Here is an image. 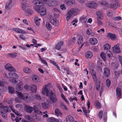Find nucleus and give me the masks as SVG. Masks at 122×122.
<instances>
[{
  "label": "nucleus",
  "mask_w": 122,
  "mask_h": 122,
  "mask_svg": "<svg viewBox=\"0 0 122 122\" xmlns=\"http://www.w3.org/2000/svg\"><path fill=\"white\" fill-rule=\"evenodd\" d=\"M80 11V10L76 8H73L70 10L66 15V21H68L71 17L77 15Z\"/></svg>",
  "instance_id": "obj_1"
},
{
  "label": "nucleus",
  "mask_w": 122,
  "mask_h": 122,
  "mask_svg": "<svg viewBox=\"0 0 122 122\" xmlns=\"http://www.w3.org/2000/svg\"><path fill=\"white\" fill-rule=\"evenodd\" d=\"M44 6H34L33 8L41 16H43L46 15L47 14L46 8Z\"/></svg>",
  "instance_id": "obj_2"
},
{
  "label": "nucleus",
  "mask_w": 122,
  "mask_h": 122,
  "mask_svg": "<svg viewBox=\"0 0 122 122\" xmlns=\"http://www.w3.org/2000/svg\"><path fill=\"white\" fill-rule=\"evenodd\" d=\"M90 72L94 81L95 83L97 90L98 91H99L100 88L101 83L100 80L99 78H97L96 73L94 71H92Z\"/></svg>",
  "instance_id": "obj_3"
},
{
  "label": "nucleus",
  "mask_w": 122,
  "mask_h": 122,
  "mask_svg": "<svg viewBox=\"0 0 122 122\" xmlns=\"http://www.w3.org/2000/svg\"><path fill=\"white\" fill-rule=\"evenodd\" d=\"M10 107H9L7 106H3L2 104L0 103V108H1V111L7 112H10L11 109L17 115L19 116H21V114L19 113L18 111H16L15 109H13V107L12 106H10Z\"/></svg>",
  "instance_id": "obj_4"
},
{
  "label": "nucleus",
  "mask_w": 122,
  "mask_h": 122,
  "mask_svg": "<svg viewBox=\"0 0 122 122\" xmlns=\"http://www.w3.org/2000/svg\"><path fill=\"white\" fill-rule=\"evenodd\" d=\"M9 77L8 78L9 79L10 81L14 84H17V81L16 80L18 77V76L15 72H10L8 74Z\"/></svg>",
  "instance_id": "obj_5"
},
{
  "label": "nucleus",
  "mask_w": 122,
  "mask_h": 122,
  "mask_svg": "<svg viewBox=\"0 0 122 122\" xmlns=\"http://www.w3.org/2000/svg\"><path fill=\"white\" fill-rule=\"evenodd\" d=\"M48 96L49 98L46 100L47 102L49 104L56 103L57 101V99L55 94L53 92H51Z\"/></svg>",
  "instance_id": "obj_6"
},
{
  "label": "nucleus",
  "mask_w": 122,
  "mask_h": 122,
  "mask_svg": "<svg viewBox=\"0 0 122 122\" xmlns=\"http://www.w3.org/2000/svg\"><path fill=\"white\" fill-rule=\"evenodd\" d=\"M50 85V84H49L43 86L41 91V93L42 95H46V96L48 97L51 94V93L52 92L51 91H49L48 89L49 86Z\"/></svg>",
  "instance_id": "obj_7"
},
{
  "label": "nucleus",
  "mask_w": 122,
  "mask_h": 122,
  "mask_svg": "<svg viewBox=\"0 0 122 122\" xmlns=\"http://www.w3.org/2000/svg\"><path fill=\"white\" fill-rule=\"evenodd\" d=\"M16 92L17 96L22 99L26 100L28 98L29 94L28 93H25L23 95L21 92L17 91H16Z\"/></svg>",
  "instance_id": "obj_8"
},
{
  "label": "nucleus",
  "mask_w": 122,
  "mask_h": 122,
  "mask_svg": "<svg viewBox=\"0 0 122 122\" xmlns=\"http://www.w3.org/2000/svg\"><path fill=\"white\" fill-rule=\"evenodd\" d=\"M106 37L107 38L110 39L112 41L116 40L117 39V37L114 34L111 32H109L107 33Z\"/></svg>",
  "instance_id": "obj_9"
},
{
  "label": "nucleus",
  "mask_w": 122,
  "mask_h": 122,
  "mask_svg": "<svg viewBox=\"0 0 122 122\" xmlns=\"http://www.w3.org/2000/svg\"><path fill=\"white\" fill-rule=\"evenodd\" d=\"M112 50L115 53H119L121 51L119 43H117L113 47H112Z\"/></svg>",
  "instance_id": "obj_10"
},
{
  "label": "nucleus",
  "mask_w": 122,
  "mask_h": 122,
  "mask_svg": "<svg viewBox=\"0 0 122 122\" xmlns=\"http://www.w3.org/2000/svg\"><path fill=\"white\" fill-rule=\"evenodd\" d=\"M43 0H34L32 1V3L34 5H37L35 6H44V4L43 3Z\"/></svg>",
  "instance_id": "obj_11"
},
{
  "label": "nucleus",
  "mask_w": 122,
  "mask_h": 122,
  "mask_svg": "<svg viewBox=\"0 0 122 122\" xmlns=\"http://www.w3.org/2000/svg\"><path fill=\"white\" fill-rule=\"evenodd\" d=\"M5 68L9 71H15V69L10 64L8 63L5 66Z\"/></svg>",
  "instance_id": "obj_12"
},
{
  "label": "nucleus",
  "mask_w": 122,
  "mask_h": 122,
  "mask_svg": "<svg viewBox=\"0 0 122 122\" xmlns=\"http://www.w3.org/2000/svg\"><path fill=\"white\" fill-rule=\"evenodd\" d=\"M89 42L93 46L96 45L98 43V41L97 39L94 37L90 38Z\"/></svg>",
  "instance_id": "obj_13"
},
{
  "label": "nucleus",
  "mask_w": 122,
  "mask_h": 122,
  "mask_svg": "<svg viewBox=\"0 0 122 122\" xmlns=\"http://www.w3.org/2000/svg\"><path fill=\"white\" fill-rule=\"evenodd\" d=\"M86 5L89 7L92 8H95L97 7V5L96 3L92 2H89L86 3Z\"/></svg>",
  "instance_id": "obj_14"
},
{
  "label": "nucleus",
  "mask_w": 122,
  "mask_h": 122,
  "mask_svg": "<svg viewBox=\"0 0 122 122\" xmlns=\"http://www.w3.org/2000/svg\"><path fill=\"white\" fill-rule=\"evenodd\" d=\"M12 30L17 33H20L25 34L27 33L26 31L17 28H14L12 29Z\"/></svg>",
  "instance_id": "obj_15"
},
{
  "label": "nucleus",
  "mask_w": 122,
  "mask_h": 122,
  "mask_svg": "<svg viewBox=\"0 0 122 122\" xmlns=\"http://www.w3.org/2000/svg\"><path fill=\"white\" fill-rule=\"evenodd\" d=\"M43 1H45L46 4L50 6H52L55 3L54 0H43Z\"/></svg>",
  "instance_id": "obj_16"
},
{
  "label": "nucleus",
  "mask_w": 122,
  "mask_h": 122,
  "mask_svg": "<svg viewBox=\"0 0 122 122\" xmlns=\"http://www.w3.org/2000/svg\"><path fill=\"white\" fill-rule=\"evenodd\" d=\"M51 23L55 26H58L59 23L57 20L55 18H53L50 20Z\"/></svg>",
  "instance_id": "obj_17"
},
{
  "label": "nucleus",
  "mask_w": 122,
  "mask_h": 122,
  "mask_svg": "<svg viewBox=\"0 0 122 122\" xmlns=\"http://www.w3.org/2000/svg\"><path fill=\"white\" fill-rule=\"evenodd\" d=\"M30 91L33 92H36L37 90V86L34 84H31L30 85Z\"/></svg>",
  "instance_id": "obj_18"
},
{
  "label": "nucleus",
  "mask_w": 122,
  "mask_h": 122,
  "mask_svg": "<svg viewBox=\"0 0 122 122\" xmlns=\"http://www.w3.org/2000/svg\"><path fill=\"white\" fill-rule=\"evenodd\" d=\"M77 38L78 39L77 41L78 44L80 45H81V46L82 47L83 45L82 37L80 35H78L77 36Z\"/></svg>",
  "instance_id": "obj_19"
},
{
  "label": "nucleus",
  "mask_w": 122,
  "mask_h": 122,
  "mask_svg": "<svg viewBox=\"0 0 122 122\" xmlns=\"http://www.w3.org/2000/svg\"><path fill=\"white\" fill-rule=\"evenodd\" d=\"M104 73L105 76L108 77L110 75V71L109 68L107 67L105 68L104 69Z\"/></svg>",
  "instance_id": "obj_20"
},
{
  "label": "nucleus",
  "mask_w": 122,
  "mask_h": 122,
  "mask_svg": "<svg viewBox=\"0 0 122 122\" xmlns=\"http://www.w3.org/2000/svg\"><path fill=\"white\" fill-rule=\"evenodd\" d=\"M22 7L23 10H25L27 6V1L25 0H22L21 2Z\"/></svg>",
  "instance_id": "obj_21"
},
{
  "label": "nucleus",
  "mask_w": 122,
  "mask_h": 122,
  "mask_svg": "<svg viewBox=\"0 0 122 122\" xmlns=\"http://www.w3.org/2000/svg\"><path fill=\"white\" fill-rule=\"evenodd\" d=\"M86 57L87 59H90L92 58L93 56V53L89 51L86 52L85 54Z\"/></svg>",
  "instance_id": "obj_22"
},
{
  "label": "nucleus",
  "mask_w": 122,
  "mask_h": 122,
  "mask_svg": "<svg viewBox=\"0 0 122 122\" xmlns=\"http://www.w3.org/2000/svg\"><path fill=\"white\" fill-rule=\"evenodd\" d=\"M11 118L14 121L15 120L16 122H20V121L21 119V117H20L19 118V117H16V118H15V117L13 113H11Z\"/></svg>",
  "instance_id": "obj_23"
},
{
  "label": "nucleus",
  "mask_w": 122,
  "mask_h": 122,
  "mask_svg": "<svg viewBox=\"0 0 122 122\" xmlns=\"http://www.w3.org/2000/svg\"><path fill=\"white\" fill-rule=\"evenodd\" d=\"M97 19L102 20L103 18V15L102 13L99 11L97 12Z\"/></svg>",
  "instance_id": "obj_24"
},
{
  "label": "nucleus",
  "mask_w": 122,
  "mask_h": 122,
  "mask_svg": "<svg viewBox=\"0 0 122 122\" xmlns=\"http://www.w3.org/2000/svg\"><path fill=\"white\" fill-rule=\"evenodd\" d=\"M10 2L7 3L5 5V7L7 10H10L12 7V0H9Z\"/></svg>",
  "instance_id": "obj_25"
},
{
  "label": "nucleus",
  "mask_w": 122,
  "mask_h": 122,
  "mask_svg": "<svg viewBox=\"0 0 122 122\" xmlns=\"http://www.w3.org/2000/svg\"><path fill=\"white\" fill-rule=\"evenodd\" d=\"M25 111L29 113H31L33 110V108L29 106H26L24 108Z\"/></svg>",
  "instance_id": "obj_26"
},
{
  "label": "nucleus",
  "mask_w": 122,
  "mask_h": 122,
  "mask_svg": "<svg viewBox=\"0 0 122 122\" xmlns=\"http://www.w3.org/2000/svg\"><path fill=\"white\" fill-rule=\"evenodd\" d=\"M47 121L49 122H58L59 120L58 119L52 117L48 118L47 119Z\"/></svg>",
  "instance_id": "obj_27"
},
{
  "label": "nucleus",
  "mask_w": 122,
  "mask_h": 122,
  "mask_svg": "<svg viewBox=\"0 0 122 122\" xmlns=\"http://www.w3.org/2000/svg\"><path fill=\"white\" fill-rule=\"evenodd\" d=\"M87 20L86 16H81L79 18L80 21L84 23H85L86 22Z\"/></svg>",
  "instance_id": "obj_28"
},
{
  "label": "nucleus",
  "mask_w": 122,
  "mask_h": 122,
  "mask_svg": "<svg viewBox=\"0 0 122 122\" xmlns=\"http://www.w3.org/2000/svg\"><path fill=\"white\" fill-rule=\"evenodd\" d=\"M94 105L98 109L100 108L101 107V103L97 101H96L94 102Z\"/></svg>",
  "instance_id": "obj_29"
},
{
  "label": "nucleus",
  "mask_w": 122,
  "mask_h": 122,
  "mask_svg": "<svg viewBox=\"0 0 122 122\" xmlns=\"http://www.w3.org/2000/svg\"><path fill=\"white\" fill-rule=\"evenodd\" d=\"M25 11L26 15H32L33 13V11L30 9H27L25 10Z\"/></svg>",
  "instance_id": "obj_30"
},
{
  "label": "nucleus",
  "mask_w": 122,
  "mask_h": 122,
  "mask_svg": "<svg viewBox=\"0 0 122 122\" xmlns=\"http://www.w3.org/2000/svg\"><path fill=\"white\" fill-rule=\"evenodd\" d=\"M106 54L108 58H111L113 56V54L111 51L109 50L107 51Z\"/></svg>",
  "instance_id": "obj_31"
},
{
  "label": "nucleus",
  "mask_w": 122,
  "mask_h": 122,
  "mask_svg": "<svg viewBox=\"0 0 122 122\" xmlns=\"http://www.w3.org/2000/svg\"><path fill=\"white\" fill-rule=\"evenodd\" d=\"M63 44V43L62 42L58 43L56 46V49L58 50H60L61 49V46Z\"/></svg>",
  "instance_id": "obj_32"
},
{
  "label": "nucleus",
  "mask_w": 122,
  "mask_h": 122,
  "mask_svg": "<svg viewBox=\"0 0 122 122\" xmlns=\"http://www.w3.org/2000/svg\"><path fill=\"white\" fill-rule=\"evenodd\" d=\"M23 71L25 73H30L32 71L28 67H25L23 69Z\"/></svg>",
  "instance_id": "obj_33"
},
{
  "label": "nucleus",
  "mask_w": 122,
  "mask_h": 122,
  "mask_svg": "<svg viewBox=\"0 0 122 122\" xmlns=\"http://www.w3.org/2000/svg\"><path fill=\"white\" fill-rule=\"evenodd\" d=\"M116 95L118 97H120L121 96V91L120 88H117L116 89Z\"/></svg>",
  "instance_id": "obj_34"
},
{
  "label": "nucleus",
  "mask_w": 122,
  "mask_h": 122,
  "mask_svg": "<svg viewBox=\"0 0 122 122\" xmlns=\"http://www.w3.org/2000/svg\"><path fill=\"white\" fill-rule=\"evenodd\" d=\"M111 46L108 43H106L103 46V48L104 50H107L110 49Z\"/></svg>",
  "instance_id": "obj_35"
},
{
  "label": "nucleus",
  "mask_w": 122,
  "mask_h": 122,
  "mask_svg": "<svg viewBox=\"0 0 122 122\" xmlns=\"http://www.w3.org/2000/svg\"><path fill=\"white\" fill-rule=\"evenodd\" d=\"M66 120L67 122H73L74 120L73 117L69 115L66 117Z\"/></svg>",
  "instance_id": "obj_36"
},
{
  "label": "nucleus",
  "mask_w": 122,
  "mask_h": 122,
  "mask_svg": "<svg viewBox=\"0 0 122 122\" xmlns=\"http://www.w3.org/2000/svg\"><path fill=\"white\" fill-rule=\"evenodd\" d=\"M1 108H0V113L1 114L2 117L4 118H6L7 114L6 112H5L1 111Z\"/></svg>",
  "instance_id": "obj_37"
},
{
  "label": "nucleus",
  "mask_w": 122,
  "mask_h": 122,
  "mask_svg": "<svg viewBox=\"0 0 122 122\" xmlns=\"http://www.w3.org/2000/svg\"><path fill=\"white\" fill-rule=\"evenodd\" d=\"M89 69L90 71H94V70L95 69V65L94 64L92 63H90L89 65Z\"/></svg>",
  "instance_id": "obj_38"
},
{
  "label": "nucleus",
  "mask_w": 122,
  "mask_h": 122,
  "mask_svg": "<svg viewBox=\"0 0 122 122\" xmlns=\"http://www.w3.org/2000/svg\"><path fill=\"white\" fill-rule=\"evenodd\" d=\"M35 23L37 26H39L40 23V21L41 20V19L40 18H39L37 19L36 16L35 17Z\"/></svg>",
  "instance_id": "obj_39"
},
{
  "label": "nucleus",
  "mask_w": 122,
  "mask_h": 122,
  "mask_svg": "<svg viewBox=\"0 0 122 122\" xmlns=\"http://www.w3.org/2000/svg\"><path fill=\"white\" fill-rule=\"evenodd\" d=\"M100 56L102 58L104 61H105L106 59V55L103 52H102L100 54Z\"/></svg>",
  "instance_id": "obj_40"
},
{
  "label": "nucleus",
  "mask_w": 122,
  "mask_h": 122,
  "mask_svg": "<svg viewBox=\"0 0 122 122\" xmlns=\"http://www.w3.org/2000/svg\"><path fill=\"white\" fill-rule=\"evenodd\" d=\"M55 113L57 115L60 116L62 115V114L58 108H56L55 109Z\"/></svg>",
  "instance_id": "obj_41"
},
{
  "label": "nucleus",
  "mask_w": 122,
  "mask_h": 122,
  "mask_svg": "<svg viewBox=\"0 0 122 122\" xmlns=\"http://www.w3.org/2000/svg\"><path fill=\"white\" fill-rule=\"evenodd\" d=\"M25 117L26 119L31 121H36L35 118L33 119L32 118H31L30 117L29 115H26Z\"/></svg>",
  "instance_id": "obj_42"
},
{
  "label": "nucleus",
  "mask_w": 122,
  "mask_h": 122,
  "mask_svg": "<svg viewBox=\"0 0 122 122\" xmlns=\"http://www.w3.org/2000/svg\"><path fill=\"white\" fill-rule=\"evenodd\" d=\"M46 26L47 29L48 30H50L52 28L51 25L48 22H47L46 23Z\"/></svg>",
  "instance_id": "obj_43"
},
{
  "label": "nucleus",
  "mask_w": 122,
  "mask_h": 122,
  "mask_svg": "<svg viewBox=\"0 0 122 122\" xmlns=\"http://www.w3.org/2000/svg\"><path fill=\"white\" fill-rule=\"evenodd\" d=\"M117 4L115 2H114L112 4H111L109 5L108 6L109 7H112L114 9H116V7Z\"/></svg>",
  "instance_id": "obj_44"
},
{
  "label": "nucleus",
  "mask_w": 122,
  "mask_h": 122,
  "mask_svg": "<svg viewBox=\"0 0 122 122\" xmlns=\"http://www.w3.org/2000/svg\"><path fill=\"white\" fill-rule=\"evenodd\" d=\"M17 54L15 53H9L8 54L9 56L13 58H15L17 56Z\"/></svg>",
  "instance_id": "obj_45"
},
{
  "label": "nucleus",
  "mask_w": 122,
  "mask_h": 122,
  "mask_svg": "<svg viewBox=\"0 0 122 122\" xmlns=\"http://www.w3.org/2000/svg\"><path fill=\"white\" fill-rule=\"evenodd\" d=\"M78 22V20L76 19H75L74 20L71 22V24L75 27H76V23Z\"/></svg>",
  "instance_id": "obj_46"
},
{
  "label": "nucleus",
  "mask_w": 122,
  "mask_h": 122,
  "mask_svg": "<svg viewBox=\"0 0 122 122\" xmlns=\"http://www.w3.org/2000/svg\"><path fill=\"white\" fill-rule=\"evenodd\" d=\"M61 97L65 101L67 104L69 103V102L68 100L66 98L64 95L62 93L61 94Z\"/></svg>",
  "instance_id": "obj_47"
},
{
  "label": "nucleus",
  "mask_w": 122,
  "mask_h": 122,
  "mask_svg": "<svg viewBox=\"0 0 122 122\" xmlns=\"http://www.w3.org/2000/svg\"><path fill=\"white\" fill-rule=\"evenodd\" d=\"M30 85H28L27 84L25 85L24 86V89L26 91H30Z\"/></svg>",
  "instance_id": "obj_48"
},
{
  "label": "nucleus",
  "mask_w": 122,
  "mask_h": 122,
  "mask_svg": "<svg viewBox=\"0 0 122 122\" xmlns=\"http://www.w3.org/2000/svg\"><path fill=\"white\" fill-rule=\"evenodd\" d=\"M92 30L90 28L87 29L86 31V33L88 35H90L92 33Z\"/></svg>",
  "instance_id": "obj_49"
},
{
  "label": "nucleus",
  "mask_w": 122,
  "mask_h": 122,
  "mask_svg": "<svg viewBox=\"0 0 122 122\" xmlns=\"http://www.w3.org/2000/svg\"><path fill=\"white\" fill-rule=\"evenodd\" d=\"M42 106L43 108L45 109L48 108V105L45 103H42Z\"/></svg>",
  "instance_id": "obj_50"
},
{
  "label": "nucleus",
  "mask_w": 122,
  "mask_h": 122,
  "mask_svg": "<svg viewBox=\"0 0 122 122\" xmlns=\"http://www.w3.org/2000/svg\"><path fill=\"white\" fill-rule=\"evenodd\" d=\"M32 79L34 81H36L38 80V77L37 76L35 75H33L32 76Z\"/></svg>",
  "instance_id": "obj_51"
},
{
  "label": "nucleus",
  "mask_w": 122,
  "mask_h": 122,
  "mask_svg": "<svg viewBox=\"0 0 122 122\" xmlns=\"http://www.w3.org/2000/svg\"><path fill=\"white\" fill-rule=\"evenodd\" d=\"M8 90L9 93L11 94L13 93L14 92V89L12 87H10L9 88Z\"/></svg>",
  "instance_id": "obj_52"
},
{
  "label": "nucleus",
  "mask_w": 122,
  "mask_h": 122,
  "mask_svg": "<svg viewBox=\"0 0 122 122\" xmlns=\"http://www.w3.org/2000/svg\"><path fill=\"white\" fill-rule=\"evenodd\" d=\"M16 88L17 90L18 91H20L22 89V87L21 86L19 85H17L16 86Z\"/></svg>",
  "instance_id": "obj_53"
},
{
  "label": "nucleus",
  "mask_w": 122,
  "mask_h": 122,
  "mask_svg": "<svg viewBox=\"0 0 122 122\" xmlns=\"http://www.w3.org/2000/svg\"><path fill=\"white\" fill-rule=\"evenodd\" d=\"M90 101L88 100L87 101V109H88V113L90 112V110H89L90 108Z\"/></svg>",
  "instance_id": "obj_54"
},
{
  "label": "nucleus",
  "mask_w": 122,
  "mask_h": 122,
  "mask_svg": "<svg viewBox=\"0 0 122 122\" xmlns=\"http://www.w3.org/2000/svg\"><path fill=\"white\" fill-rule=\"evenodd\" d=\"M98 116L99 118L100 119H101L103 116V112L102 111H100L99 113L98 114Z\"/></svg>",
  "instance_id": "obj_55"
},
{
  "label": "nucleus",
  "mask_w": 122,
  "mask_h": 122,
  "mask_svg": "<svg viewBox=\"0 0 122 122\" xmlns=\"http://www.w3.org/2000/svg\"><path fill=\"white\" fill-rule=\"evenodd\" d=\"M106 84L107 87H109L110 86L111 84V82L109 79H107L106 80Z\"/></svg>",
  "instance_id": "obj_56"
},
{
  "label": "nucleus",
  "mask_w": 122,
  "mask_h": 122,
  "mask_svg": "<svg viewBox=\"0 0 122 122\" xmlns=\"http://www.w3.org/2000/svg\"><path fill=\"white\" fill-rule=\"evenodd\" d=\"M60 7L61 9L62 10H65L66 9V8L64 4H61L60 6Z\"/></svg>",
  "instance_id": "obj_57"
},
{
  "label": "nucleus",
  "mask_w": 122,
  "mask_h": 122,
  "mask_svg": "<svg viewBox=\"0 0 122 122\" xmlns=\"http://www.w3.org/2000/svg\"><path fill=\"white\" fill-rule=\"evenodd\" d=\"M76 39L75 38H73V40H72V41H68V45L70 46H71L72 45V42H73Z\"/></svg>",
  "instance_id": "obj_58"
},
{
  "label": "nucleus",
  "mask_w": 122,
  "mask_h": 122,
  "mask_svg": "<svg viewBox=\"0 0 122 122\" xmlns=\"http://www.w3.org/2000/svg\"><path fill=\"white\" fill-rule=\"evenodd\" d=\"M97 23L98 25L99 26L102 25V22L99 19H97Z\"/></svg>",
  "instance_id": "obj_59"
},
{
  "label": "nucleus",
  "mask_w": 122,
  "mask_h": 122,
  "mask_svg": "<svg viewBox=\"0 0 122 122\" xmlns=\"http://www.w3.org/2000/svg\"><path fill=\"white\" fill-rule=\"evenodd\" d=\"M35 113L40 115H41L42 114L41 112L37 109H35Z\"/></svg>",
  "instance_id": "obj_60"
},
{
  "label": "nucleus",
  "mask_w": 122,
  "mask_h": 122,
  "mask_svg": "<svg viewBox=\"0 0 122 122\" xmlns=\"http://www.w3.org/2000/svg\"><path fill=\"white\" fill-rule=\"evenodd\" d=\"M20 38L23 40H25L26 39V37L23 35H20L19 36Z\"/></svg>",
  "instance_id": "obj_61"
},
{
  "label": "nucleus",
  "mask_w": 122,
  "mask_h": 122,
  "mask_svg": "<svg viewBox=\"0 0 122 122\" xmlns=\"http://www.w3.org/2000/svg\"><path fill=\"white\" fill-rule=\"evenodd\" d=\"M41 63L45 65H46L47 66V62L44 59H41Z\"/></svg>",
  "instance_id": "obj_62"
},
{
  "label": "nucleus",
  "mask_w": 122,
  "mask_h": 122,
  "mask_svg": "<svg viewBox=\"0 0 122 122\" xmlns=\"http://www.w3.org/2000/svg\"><path fill=\"white\" fill-rule=\"evenodd\" d=\"M83 111L86 116H87V112L86 109L84 107H83Z\"/></svg>",
  "instance_id": "obj_63"
},
{
  "label": "nucleus",
  "mask_w": 122,
  "mask_h": 122,
  "mask_svg": "<svg viewBox=\"0 0 122 122\" xmlns=\"http://www.w3.org/2000/svg\"><path fill=\"white\" fill-rule=\"evenodd\" d=\"M49 60L50 61V62L53 65L55 66L57 64L56 62L55 61L51 60H50L49 59Z\"/></svg>",
  "instance_id": "obj_64"
}]
</instances>
